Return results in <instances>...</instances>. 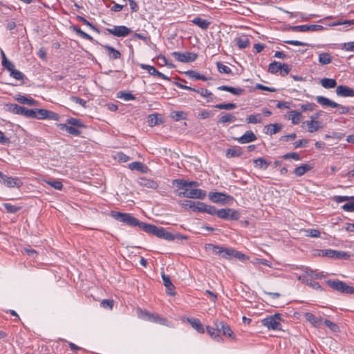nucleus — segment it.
Segmentation results:
<instances>
[{"instance_id": "obj_1", "label": "nucleus", "mask_w": 354, "mask_h": 354, "mask_svg": "<svg viewBox=\"0 0 354 354\" xmlns=\"http://www.w3.org/2000/svg\"><path fill=\"white\" fill-rule=\"evenodd\" d=\"M142 230L148 234L168 241H172L175 238L171 233L167 231L164 227H157L154 225L147 224L146 223L142 224Z\"/></svg>"}, {"instance_id": "obj_2", "label": "nucleus", "mask_w": 354, "mask_h": 354, "mask_svg": "<svg viewBox=\"0 0 354 354\" xmlns=\"http://www.w3.org/2000/svg\"><path fill=\"white\" fill-rule=\"evenodd\" d=\"M111 216L115 220L126 223L130 226H138L140 230H142V224L145 223L140 222L136 218L131 216L130 214L121 213L115 211L111 212Z\"/></svg>"}, {"instance_id": "obj_3", "label": "nucleus", "mask_w": 354, "mask_h": 354, "mask_svg": "<svg viewBox=\"0 0 354 354\" xmlns=\"http://www.w3.org/2000/svg\"><path fill=\"white\" fill-rule=\"evenodd\" d=\"M316 100L319 104H321L323 106L337 108L339 114L352 113L351 111H354L353 107L341 105L324 96H317Z\"/></svg>"}, {"instance_id": "obj_4", "label": "nucleus", "mask_w": 354, "mask_h": 354, "mask_svg": "<svg viewBox=\"0 0 354 354\" xmlns=\"http://www.w3.org/2000/svg\"><path fill=\"white\" fill-rule=\"evenodd\" d=\"M327 283L330 288L342 293L353 294L354 292V288L352 286H348L342 281L328 280Z\"/></svg>"}, {"instance_id": "obj_5", "label": "nucleus", "mask_w": 354, "mask_h": 354, "mask_svg": "<svg viewBox=\"0 0 354 354\" xmlns=\"http://www.w3.org/2000/svg\"><path fill=\"white\" fill-rule=\"evenodd\" d=\"M281 315L280 314H274V315H271L263 319L261 322L262 324L267 327L269 330H280L281 329Z\"/></svg>"}, {"instance_id": "obj_6", "label": "nucleus", "mask_w": 354, "mask_h": 354, "mask_svg": "<svg viewBox=\"0 0 354 354\" xmlns=\"http://www.w3.org/2000/svg\"><path fill=\"white\" fill-rule=\"evenodd\" d=\"M206 192L201 189H188L186 188L184 192L178 194L179 196H183L189 198L204 199L206 196Z\"/></svg>"}, {"instance_id": "obj_7", "label": "nucleus", "mask_w": 354, "mask_h": 354, "mask_svg": "<svg viewBox=\"0 0 354 354\" xmlns=\"http://www.w3.org/2000/svg\"><path fill=\"white\" fill-rule=\"evenodd\" d=\"M318 255L336 259H347L350 257V255L345 252H340L334 250H319Z\"/></svg>"}, {"instance_id": "obj_8", "label": "nucleus", "mask_w": 354, "mask_h": 354, "mask_svg": "<svg viewBox=\"0 0 354 354\" xmlns=\"http://www.w3.org/2000/svg\"><path fill=\"white\" fill-rule=\"evenodd\" d=\"M213 324L215 327H216L217 330H218V333L221 335L227 337H234V332L230 327V326L221 320L216 319Z\"/></svg>"}, {"instance_id": "obj_9", "label": "nucleus", "mask_w": 354, "mask_h": 354, "mask_svg": "<svg viewBox=\"0 0 354 354\" xmlns=\"http://www.w3.org/2000/svg\"><path fill=\"white\" fill-rule=\"evenodd\" d=\"M172 56L178 62L183 63L192 62L197 58V55L190 52H173Z\"/></svg>"}, {"instance_id": "obj_10", "label": "nucleus", "mask_w": 354, "mask_h": 354, "mask_svg": "<svg viewBox=\"0 0 354 354\" xmlns=\"http://www.w3.org/2000/svg\"><path fill=\"white\" fill-rule=\"evenodd\" d=\"M140 317L143 319L162 325H165L167 322L165 318L160 317L157 314H152L145 310H140Z\"/></svg>"}, {"instance_id": "obj_11", "label": "nucleus", "mask_w": 354, "mask_h": 354, "mask_svg": "<svg viewBox=\"0 0 354 354\" xmlns=\"http://www.w3.org/2000/svg\"><path fill=\"white\" fill-rule=\"evenodd\" d=\"M106 32L116 37H126L131 32V30L125 26H115L113 28H106Z\"/></svg>"}, {"instance_id": "obj_12", "label": "nucleus", "mask_w": 354, "mask_h": 354, "mask_svg": "<svg viewBox=\"0 0 354 354\" xmlns=\"http://www.w3.org/2000/svg\"><path fill=\"white\" fill-rule=\"evenodd\" d=\"M0 182L8 187H20L22 182L19 178H12L4 175L0 171Z\"/></svg>"}, {"instance_id": "obj_13", "label": "nucleus", "mask_w": 354, "mask_h": 354, "mask_svg": "<svg viewBox=\"0 0 354 354\" xmlns=\"http://www.w3.org/2000/svg\"><path fill=\"white\" fill-rule=\"evenodd\" d=\"M209 198L213 203L224 204L227 201H231L233 198L222 192H210L208 195Z\"/></svg>"}, {"instance_id": "obj_14", "label": "nucleus", "mask_w": 354, "mask_h": 354, "mask_svg": "<svg viewBox=\"0 0 354 354\" xmlns=\"http://www.w3.org/2000/svg\"><path fill=\"white\" fill-rule=\"evenodd\" d=\"M205 249L207 250H212L215 254L221 255L225 259H229V252L230 248H225L222 246L214 245L213 244H207Z\"/></svg>"}, {"instance_id": "obj_15", "label": "nucleus", "mask_w": 354, "mask_h": 354, "mask_svg": "<svg viewBox=\"0 0 354 354\" xmlns=\"http://www.w3.org/2000/svg\"><path fill=\"white\" fill-rule=\"evenodd\" d=\"M292 29L294 31L297 32H315V31H319L323 30L324 29V27L321 25H301V26H292Z\"/></svg>"}, {"instance_id": "obj_16", "label": "nucleus", "mask_w": 354, "mask_h": 354, "mask_svg": "<svg viewBox=\"0 0 354 354\" xmlns=\"http://www.w3.org/2000/svg\"><path fill=\"white\" fill-rule=\"evenodd\" d=\"M336 94L341 97H354V90L344 85H339L336 88Z\"/></svg>"}, {"instance_id": "obj_17", "label": "nucleus", "mask_w": 354, "mask_h": 354, "mask_svg": "<svg viewBox=\"0 0 354 354\" xmlns=\"http://www.w3.org/2000/svg\"><path fill=\"white\" fill-rule=\"evenodd\" d=\"M186 320L198 333H204V326L198 319L187 317Z\"/></svg>"}, {"instance_id": "obj_18", "label": "nucleus", "mask_w": 354, "mask_h": 354, "mask_svg": "<svg viewBox=\"0 0 354 354\" xmlns=\"http://www.w3.org/2000/svg\"><path fill=\"white\" fill-rule=\"evenodd\" d=\"M256 140L257 136L251 131H246L241 137L237 138L238 142L242 144L249 143Z\"/></svg>"}, {"instance_id": "obj_19", "label": "nucleus", "mask_w": 354, "mask_h": 354, "mask_svg": "<svg viewBox=\"0 0 354 354\" xmlns=\"http://www.w3.org/2000/svg\"><path fill=\"white\" fill-rule=\"evenodd\" d=\"M206 330L208 335L211 337V338L213 340L217 342H220L222 340L221 336L218 333V330H217L216 327H215L214 325L213 326H206Z\"/></svg>"}, {"instance_id": "obj_20", "label": "nucleus", "mask_w": 354, "mask_h": 354, "mask_svg": "<svg viewBox=\"0 0 354 354\" xmlns=\"http://www.w3.org/2000/svg\"><path fill=\"white\" fill-rule=\"evenodd\" d=\"M7 111L12 113L24 115L26 108L24 106H19L16 104H6Z\"/></svg>"}, {"instance_id": "obj_21", "label": "nucleus", "mask_w": 354, "mask_h": 354, "mask_svg": "<svg viewBox=\"0 0 354 354\" xmlns=\"http://www.w3.org/2000/svg\"><path fill=\"white\" fill-rule=\"evenodd\" d=\"M162 281H163L164 286L167 289L168 294L170 295H175L176 292L174 290V286L171 283L169 277L166 275V274H162Z\"/></svg>"}, {"instance_id": "obj_22", "label": "nucleus", "mask_w": 354, "mask_h": 354, "mask_svg": "<svg viewBox=\"0 0 354 354\" xmlns=\"http://www.w3.org/2000/svg\"><path fill=\"white\" fill-rule=\"evenodd\" d=\"M308 127V131L310 133H313L315 131H318L322 129L323 127L321 124V122L317 120H308L304 122Z\"/></svg>"}, {"instance_id": "obj_23", "label": "nucleus", "mask_w": 354, "mask_h": 354, "mask_svg": "<svg viewBox=\"0 0 354 354\" xmlns=\"http://www.w3.org/2000/svg\"><path fill=\"white\" fill-rule=\"evenodd\" d=\"M128 167L131 170H136L141 173H147L148 171V167L140 162H133L129 164Z\"/></svg>"}, {"instance_id": "obj_24", "label": "nucleus", "mask_w": 354, "mask_h": 354, "mask_svg": "<svg viewBox=\"0 0 354 354\" xmlns=\"http://www.w3.org/2000/svg\"><path fill=\"white\" fill-rule=\"evenodd\" d=\"M218 89L221 90V91H225L230 92L235 95H241L245 91V90L241 88H234V87H232V86H224V85L218 87Z\"/></svg>"}, {"instance_id": "obj_25", "label": "nucleus", "mask_w": 354, "mask_h": 354, "mask_svg": "<svg viewBox=\"0 0 354 354\" xmlns=\"http://www.w3.org/2000/svg\"><path fill=\"white\" fill-rule=\"evenodd\" d=\"M58 127L61 130L66 131L68 133L73 136H79L81 133V131L79 129H77L75 127L70 126L66 124H59Z\"/></svg>"}, {"instance_id": "obj_26", "label": "nucleus", "mask_w": 354, "mask_h": 354, "mask_svg": "<svg viewBox=\"0 0 354 354\" xmlns=\"http://www.w3.org/2000/svg\"><path fill=\"white\" fill-rule=\"evenodd\" d=\"M304 317L308 322H309L313 326L315 327H318L322 322V318L316 317L311 313H306L304 314Z\"/></svg>"}, {"instance_id": "obj_27", "label": "nucleus", "mask_w": 354, "mask_h": 354, "mask_svg": "<svg viewBox=\"0 0 354 354\" xmlns=\"http://www.w3.org/2000/svg\"><path fill=\"white\" fill-rule=\"evenodd\" d=\"M139 183L145 187L152 189H156L158 187V184L156 181L145 178H140Z\"/></svg>"}, {"instance_id": "obj_28", "label": "nucleus", "mask_w": 354, "mask_h": 354, "mask_svg": "<svg viewBox=\"0 0 354 354\" xmlns=\"http://www.w3.org/2000/svg\"><path fill=\"white\" fill-rule=\"evenodd\" d=\"M192 22L202 28L203 30H207L209 28L210 22L206 19H203L201 17H195Z\"/></svg>"}, {"instance_id": "obj_29", "label": "nucleus", "mask_w": 354, "mask_h": 354, "mask_svg": "<svg viewBox=\"0 0 354 354\" xmlns=\"http://www.w3.org/2000/svg\"><path fill=\"white\" fill-rule=\"evenodd\" d=\"M241 149L239 147H234L227 149L226 156L228 158L239 157L241 155Z\"/></svg>"}, {"instance_id": "obj_30", "label": "nucleus", "mask_w": 354, "mask_h": 354, "mask_svg": "<svg viewBox=\"0 0 354 354\" xmlns=\"http://www.w3.org/2000/svg\"><path fill=\"white\" fill-rule=\"evenodd\" d=\"M281 129V125L279 124H270L265 126L266 133L270 135L278 133Z\"/></svg>"}, {"instance_id": "obj_31", "label": "nucleus", "mask_w": 354, "mask_h": 354, "mask_svg": "<svg viewBox=\"0 0 354 354\" xmlns=\"http://www.w3.org/2000/svg\"><path fill=\"white\" fill-rule=\"evenodd\" d=\"M104 49H106V50L108 53L109 56L111 58L116 59H119L120 57L121 53L118 50L115 49L114 48H113L110 46H108V45L104 46Z\"/></svg>"}, {"instance_id": "obj_32", "label": "nucleus", "mask_w": 354, "mask_h": 354, "mask_svg": "<svg viewBox=\"0 0 354 354\" xmlns=\"http://www.w3.org/2000/svg\"><path fill=\"white\" fill-rule=\"evenodd\" d=\"M320 83L325 88H333L337 86V82L335 79L324 78L321 80Z\"/></svg>"}, {"instance_id": "obj_33", "label": "nucleus", "mask_w": 354, "mask_h": 354, "mask_svg": "<svg viewBox=\"0 0 354 354\" xmlns=\"http://www.w3.org/2000/svg\"><path fill=\"white\" fill-rule=\"evenodd\" d=\"M311 167L308 165H306V164H304V165H302L299 167H297V168L295 169L294 170V174L297 176H301L302 175H304L305 173H306L307 171H308L309 170L311 169Z\"/></svg>"}, {"instance_id": "obj_34", "label": "nucleus", "mask_w": 354, "mask_h": 354, "mask_svg": "<svg viewBox=\"0 0 354 354\" xmlns=\"http://www.w3.org/2000/svg\"><path fill=\"white\" fill-rule=\"evenodd\" d=\"M270 164V162H268L263 158H259L254 160V167H258L259 169H266L268 165Z\"/></svg>"}, {"instance_id": "obj_35", "label": "nucleus", "mask_w": 354, "mask_h": 354, "mask_svg": "<svg viewBox=\"0 0 354 354\" xmlns=\"http://www.w3.org/2000/svg\"><path fill=\"white\" fill-rule=\"evenodd\" d=\"M282 64L283 63L274 61L269 64L268 71L272 74H276L278 72H280Z\"/></svg>"}, {"instance_id": "obj_36", "label": "nucleus", "mask_w": 354, "mask_h": 354, "mask_svg": "<svg viewBox=\"0 0 354 354\" xmlns=\"http://www.w3.org/2000/svg\"><path fill=\"white\" fill-rule=\"evenodd\" d=\"M194 92L200 94L202 97L207 98V102H209L212 101V93L206 88L196 89Z\"/></svg>"}, {"instance_id": "obj_37", "label": "nucleus", "mask_w": 354, "mask_h": 354, "mask_svg": "<svg viewBox=\"0 0 354 354\" xmlns=\"http://www.w3.org/2000/svg\"><path fill=\"white\" fill-rule=\"evenodd\" d=\"M332 57L328 53H322L319 55V62L322 65H326L331 62Z\"/></svg>"}, {"instance_id": "obj_38", "label": "nucleus", "mask_w": 354, "mask_h": 354, "mask_svg": "<svg viewBox=\"0 0 354 354\" xmlns=\"http://www.w3.org/2000/svg\"><path fill=\"white\" fill-rule=\"evenodd\" d=\"M301 116V113L297 111H291L289 112V120H291L293 124H298L300 122Z\"/></svg>"}, {"instance_id": "obj_39", "label": "nucleus", "mask_w": 354, "mask_h": 354, "mask_svg": "<svg viewBox=\"0 0 354 354\" xmlns=\"http://www.w3.org/2000/svg\"><path fill=\"white\" fill-rule=\"evenodd\" d=\"M235 257V258H237L241 261H245V260H248L249 258L245 255L244 254L240 252H238L232 248H230V252H229V259H230V257Z\"/></svg>"}, {"instance_id": "obj_40", "label": "nucleus", "mask_w": 354, "mask_h": 354, "mask_svg": "<svg viewBox=\"0 0 354 354\" xmlns=\"http://www.w3.org/2000/svg\"><path fill=\"white\" fill-rule=\"evenodd\" d=\"M17 101L21 104H28L30 106H35L37 104V102L32 98H27L25 96L19 95V97H17Z\"/></svg>"}, {"instance_id": "obj_41", "label": "nucleus", "mask_w": 354, "mask_h": 354, "mask_svg": "<svg viewBox=\"0 0 354 354\" xmlns=\"http://www.w3.org/2000/svg\"><path fill=\"white\" fill-rule=\"evenodd\" d=\"M236 44L239 48L243 49L250 45V40L245 36L239 37L236 39Z\"/></svg>"}, {"instance_id": "obj_42", "label": "nucleus", "mask_w": 354, "mask_h": 354, "mask_svg": "<svg viewBox=\"0 0 354 354\" xmlns=\"http://www.w3.org/2000/svg\"><path fill=\"white\" fill-rule=\"evenodd\" d=\"M236 120V117L232 113H226L219 119V122L225 124L227 122H232Z\"/></svg>"}, {"instance_id": "obj_43", "label": "nucleus", "mask_w": 354, "mask_h": 354, "mask_svg": "<svg viewBox=\"0 0 354 354\" xmlns=\"http://www.w3.org/2000/svg\"><path fill=\"white\" fill-rule=\"evenodd\" d=\"M186 74L189 75V77L194 78L195 80H200L205 81L207 80V77L203 75H201L198 72L195 71H188L186 72Z\"/></svg>"}, {"instance_id": "obj_44", "label": "nucleus", "mask_w": 354, "mask_h": 354, "mask_svg": "<svg viewBox=\"0 0 354 354\" xmlns=\"http://www.w3.org/2000/svg\"><path fill=\"white\" fill-rule=\"evenodd\" d=\"M247 122L248 123H251V124H257V123H261V121H262V118L260 114H257V115H250L247 119Z\"/></svg>"}, {"instance_id": "obj_45", "label": "nucleus", "mask_w": 354, "mask_h": 354, "mask_svg": "<svg viewBox=\"0 0 354 354\" xmlns=\"http://www.w3.org/2000/svg\"><path fill=\"white\" fill-rule=\"evenodd\" d=\"M172 184L179 189H186L187 187V180L185 179H175L173 180Z\"/></svg>"}, {"instance_id": "obj_46", "label": "nucleus", "mask_w": 354, "mask_h": 354, "mask_svg": "<svg viewBox=\"0 0 354 354\" xmlns=\"http://www.w3.org/2000/svg\"><path fill=\"white\" fill-rule=\"evenodd\" d=\"M216 66L218 71L221 73L231 74L232 73L230 67L223 64L221 62H217Z\"/></svg>"}, {"instance_id": "obj_47", "label": "nucleus", "mask_w": 354, "mask_h": 354, "mask_svg": "<svg viewBox=\"0 0 354 354\" xmlns=\"http://www.w3.org/2000/svg\"><path fill=\"white\" fill-rule=\"evenodd\" d=\"M236 107V104L234 103H227V104H218L215 106V108L218 109H226L232 110Z\"/></svg>"}, {"instance_id": "obj_48", "label": "nucleus", "mask_w": 354, "mask_h": 354, "mask_svg": "<svg viewBox=\"0 0 354 354\" xmlns=\"http://www.w3.org/2000/svg\"><path fill=\"white\" fill-rule=\"evenodd\" d=\"M48 110L44 109H36V118L39 120L47 119Z\"/></svg>"}, {"instance_id": "obj_49", "label": "nucleus", "mask_w": 354, "mask_h": 354, "mask_svg": "<svg viewBox=\"0 0 354 354\" xmlns=\"http://www.w3.org/2000/svg\"><path fill=\"white\" fill-rule=\"evenodd\" d=\"M333 200L337 203H340L344 201L354 200V196H334Z\"/></svg>"}, {"instance_id": "obj_50", "label": "nucleus", "mask_w": 354, "mask_h": 354, "mask_svg": "<svg viewBox=\"0 0 354 354\" xmlns=\"http://www.w3.org/2000/svg\"><path fill=\"white\" fill-rule=\"evenodd\" d=\"M140 66H141L142 68L147 70L148 73L150 75H156L157 76V75H158V73L159 72L155 67L151 66H149V65H146V64H142L140 65Z\"/></svg>"}, {"instance_id": "obj_51", "label": "nucleus", "mask_w": 354, "mask_h": 354, "mask_svg": "<svg viewBox=\"0 0 354 354\" xmlns=\"http://www.w3.org/2000/svg\"><path fill=\"white\" fill-rule=\"evenodd\" d=\"M44 182L57 190H61L63 187L62 183L59 180H44Z\"/></svg>"}, {"instance_id": "obj_52", "label": "nucleus", "mask_w": 354, "mask_h": 354, "mask_svg": "<svg viewBox=\"0 0 354 354\" xmlns=\"http://www.w3.org/2000/svg\"><path fill=\"white\" fill-rule=\"evenodd\" d=\"M227 212H229V219L232 221H236L240 218V214L238 211L229 208Z\"/></svg>"}, {"instance_id": "obj_53", "label": "nucleus", "mask_w": 354, "mask_h": 354, "mask_svg": "<svg viewBox=\"0 0 354 354\" xmlns=\"http://www.w3.org/2000/svg\"><path fill=\"white\" fill-rule=\"evenodd\" d=\"M205 213H207L210 215H216L218 216V210L214 206L209 205L205 204V207L204 209V212Z\"/></svg>"}, {"instance_id": "obj_54", "label": "nucleus", "mask_w": 354, "mask_h": 354, "mask_svg": "<svg viewBox=\"0 0 354 354\" xmlns=\"http://www.w3.org/2000/svg\"><path fill=\"white\" fill-rule=\"evenodd\" d=\"M305 273L307 276L312 278H322L324 276L322 272H316L308 268L305 270Z\"/></svg>"}, {"instance_id": "obj_55", "label": "nucleus", "mask_w": 354, "mask_h": 354, "mask_svg": "<svg viewBox=\"0 0 354 354\" xmlns=\"http://www.w3.org/2000/svg\"><path fill=\"white\" fill-rule=\"evenodd\" d=\"M324 324H325V325H326L328 328H330L332 331H333V332H337V331H339V326H338L336 324H335V323H333V322H330V320H328V319H325V320L324 321Z\"/></svg>"}, {"instance_id": "obj_56", "label": "nucleus", "mask_w": 354, "mask_h": 354, "mask_svg": "<svg viewBox=\"0 0 354 354\" xmlns=\"http://www.w3.org/2000/svg\"><path fill=\"white\" fill-rule=\"evenodd\" d=\"M205 207V203L200 202V201H195L194 207H193V210L195 212H203Z\"/></svg>"}, {"instance_id": "obj_57", "label": "nucleus", "mask_w": 354, "mask_h": 354, "mask_svg": "<svg viewBox=\"0 0 354 354\" xmlns=\"http://www.w3.org/2000/svg\"><path fill=\"white\" fill-rule=\"evenodd\" d=\"M3 206L6 208V209L7 210V212H10V213H16L21 209L20 207L12 205L10 203H4Z\"/></svg>"}, {"instance_id": "obj_58", "label": "nucleus", "mask_w": 354, "mask_h": 354, "mask_svg": "<svg viewBox=\"0 0 354 354\" xmlns=\"http://www.w3.org/2000/svg\"><path fill=\"white\" fill-rule=\"evenodd\" d=\"M67 122L68 124H70L71 126H73V127H84V125L80 122V120L78 119H76V118H71L70 119H68Z\"/></svg>"}, {"instance_id": "obj_59", "label": "nucleus", "mask_w": 354, "mask_h": 354, "mask_svg": "<svg viewBox=\"0 0 354 354\" xmlns=\"http://www.w3.org/2000/svg\"><path fill=\"white\" fill-rule=\"evenodd\" d=\"M10 76L12 77L13 78L17 80H23L24 75L19 71L13 68L10 71Z\"/></svg>"}, {"instance_id": "obj_60", "label": "nucleus", "mask_w": 354, "mask_h": 354, "mask_svg": "<svg viewBox=\"0 0 354 354\" xmlns=\"http://www.w3.org/2000/svg\"><path fill=\"white\" fill-rule=\"evenodd\" d=\"M148 122L149 126L153 127L159 123L157 114H152L149 116Z\"/></svg>"}, {"instance_id": "obj_61", "label": "nucleus", "mask_w": 354, "mask_h": 354, "mask_svg": "<svg viewBox=\"0 0 354 354\" xmlns=\"http://www.w3.org/2000/svg\"><path fill=\"white\" fill-rule=\"evenodd\" d=\"M229 208L221 209L218 210V217L222 219H229Z\"/></svg>"}, {"instance_id": "obj_62", "label": "nucleus", "mask_w": 354, "mask_h": 354, "mask_svg": "<svg viewBox=\"0 0 354 354\" xmlns=\"http://www.w3.org/2000/svg\"><path fill=\"white\" fill-rule=\"evenodd\" d=\"M316 107L317 105L314 103H307L301 106V109L303 111H313Z\"/></svg>"}, {"instance_id": "obj_63", "label": "nucleus", "mask_w": 354, "mask_h": 354, "mask_svg": "<svg viewBox=\"0 0 354 354\" xmlns=\"http://www.w3.org/2000/svg\"><path fill=\"white\" fill-rule=\"evenodd\" d=\"M116 158L120 162H126L130 160V158L127 155L122 152H119L117 153Z\"/></svg>"}, {"instance_id": "obj_64", "label": "nucleus", "mask_w": 354, "mask_h": 354, "mask_svg": "<svg viewBox=\"0 0 354 354\" xmlns=\"http://www.w3.org/2000/svg\"><path fill=\"white\" fill-rule=\"evenodd\" d=\"M342 208L348 212H354V201L348 203L344 204Z\"/></svg>"}]
</instances>
